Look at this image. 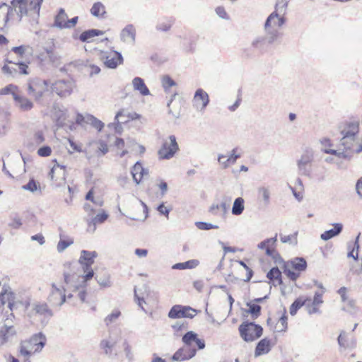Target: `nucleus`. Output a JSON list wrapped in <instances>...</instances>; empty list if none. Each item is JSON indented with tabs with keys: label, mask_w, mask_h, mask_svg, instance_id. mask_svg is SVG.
Returning <instances> with one entry per match:
<instances>
[{
	"label": "nucleus",
	"mask_w": 362,
	"mask_h": 362,
	"mask_svg": "<svg viewBox=\"0 0 362 362\" xmlns=\"http://www.w3.org/2000/svg\"><path fill=\"white\" fill-rule=\"evenodd\" d=\"M44 0H12L11 5L21 18L24 16L39 15Z\"/></svg>",
	"instance_id": "nucleus-5"
},
{
	"label": "nucleus",
	"mask_w": 362,
	"mask_h": 362,
	"mask_svg": "<svg viewBox=\"0 0 362 362\" xmlns=\"http://www.w3.org/2000/svg\"><path fill=\"white\" fill-rule=\"evenodd\" d=\"M146 292V286H144L142 288H134V296L136 300V303L138 305L144 310L145 311V309L143 306V303H146L144 301V292Z\"/></svg>",
	"instance_id": "nucleus-49"
},
{
	"label": "nucleus",
	"mask_w": 362,
	"mask_h": 362,
	"mask_svg": "<svg viewBox=\"0 0 362 362\" xmlns=\"http://www.w3.org/2000/svg\"><path fill=\"white\" fill-rule=\"evenodd\" d=\"M320 144L322 145V151L325 153H330L339 158H344L346 157V154L344 151L332 148L333 144L329 139L324 138L321 139Z\"/></svg>",
	"instance_id": "nucleus-27"
},
{
	"label": "nucleus",
	"mask_w": 362,
	"mask_h": 362,
	"mask_svg": "<svg viewBox=\"0 0 362 362\" xmlns=\"http://www.w3.org/2000/svg\"><path fill=\"white\" fill-rule=\"evenodd\" d=\"M325 291H316L314 295V298L312 302H307V311L308 314L313 315L315 313H320V307L323 303L322 296Z\"/></svg>",
	"instance_id": "nucleus-24"
},
{
	"label": "nucleus",
	"mask_w": 362,
	"mask_h": 362,
	"mask_svg": "<svg viewBox=\"0 0 362 362\" xmlns=\"http://www.w3.org/2000/svg\"><path fill=\"white\" fill-rule=\"evenodd\" d=\"M86 296L85 287L78 285L75 287L74 285L66 283L63 276V284H52L48 300L54 306H61L65 303L77 305L85 302Z\"/></svg>",
	"instance_id": "nucleus-2"
},
{
	"label": "nucleus",
	"mask_w": 362,
	"mask_h": 362,
	"mask_svg": "<svg viewBox=\"0 0 362 362\" xmlns=\"http://www.w3.org/2000/svg\"><path fill=\"white\" fill-rule=\"evenodd\" d=\"M44 141L45 138L42 133L37 132L30 138V141H28L26 146L29 151H33L35 149L36 146L40 145Z\"/></svg>",
	"instance_id": "nucleus-41"
},
{
	"label": "nucleus",
	"mask_w": 362,
	"mask_h": 362,
	"mask_svg": "<svg viewBox=\"0 0 362 362\" xmlns=\"http://www.w3.org/2000/svg\"><path fill=\"white\" fill-rule=\"evenodd\" d=\"M358 238H359V235H358L356 238V240L354 243V248L352 249L351 251H350L348 253V257H352L355 260L358 259V249H359Z\"/></svg>",
	"instance_id": "nucleus-63"
},
{
	"label": "nucleus",
	"mask_w": 362,
	"mask_h": 362,
	"mask_svg": "<svg viewBox=\"0 0 362 362\" xmlns=\"http://www.w3.org/2000/svg\"><path fill=\"white\" fill-rule=\"evenodd\" d=\"M267 43L270 44L268 41V37L258 36L252 40V46L256 49L263 50L266 47Z\"/></svg>",
	"instance_id": "nucleus-48"
},
{
	"label": "nucleus",
	"mask_w": 362,
	"mask_h": 362,
	"mask_svg": "<svg viewBox=\"0 0 362 362\" xmlns=\"http://www.w3.org/2000/svg\"><path fill=\"white\" fill-rule=\"evenodd\" d=\"M120 340V336L116 332L110 330L107 335L100 339L98 347L102 353L109 358L115 356V347Z\"/></svg>",
	"instance_id": "nucleus-7"
},
{
	"label": "nucleus",
	"mask_w": 362,
	"mask_h": 362,
	"mask_svg": "<svg viewBox=\"0 0 362 362\" xmlns=\"http://www.w3.org/2000/svg\"><path fill=\"white\" fill-rule=\"evenodd\" d=\"M272 349V342L267 338L260 340L255 349V356H259L268 354Z\"/></svg>",
	"instance_id": "nucleus-31"
},
{
	"label": "nucleus",
	"mask_w": 362,
	"mask_h": 362,
	"mask_svg": "<svg viewBox=\"0 0 362 362\" xmlns=\"http://www.w3.org/2000/svg\"><path fill=\"white\" fill-rule=\"evenodd\" d=\"M262 332V327L253 322H245L239 327L240 335L247 342L253 341L260 337Z\"/></svg>",
	"instance_id": "nucleus-9"
},
{
	"label": "nucleus",
	"mask_w": 362,
	"mask_h": 362,
	"mask_svg": "<svg viewBox=\"0 0 362 362\" xmlns=\"http://www.w3.org/2000/svg\"><path fill=\"white\" fill-rule=\"evenodd\" d=\"M22 189L24 190L29 191L30 192H35L37 190H40V185L38 182H36L35 180L31 179L30 180L28 184L22 186Z\"/></svg>",
	"instance_id": "nucleus-54"
},
{
	"label": "nucleus",
	"mask_w": 362,
	"mask_h": 362,
	"mask_svg": "<svg viewBox=\"0 0 362 362\" xmlns=\"http://www.w3.org/2000/svg\"><path fill=\"white\" fill-rule=\"evenodd\" d=\"M15 295L11 287L6 283L0 282V301L4 305L8 303V306L11 310L12 302L13 301Z\"/></svg>",
	"instance_id": "nucleus-23"
},
{
	"label": "nucleus",
	"mask_w": 362,
	"mask_h": 362,
	"mask_svg": "<svg viewBox=\"0 0 362 362\" xmlns=\"http://www.w3.org/2000/svg\"><path fill=\"white\" fill-rule=\"evenodd\" d=\"M136 30L134 25L127 24L119 33L120 40L129 45H134L136 42Z\"/></svg>",
	"instance_id": "nucleus-21"
},
{
	"label": "nucleus",
	"mask_w": 362,
	"mask_h": 362,
	"mask_svg": "<svg viewBox=\"0 0 362 362\" xmlns=\"http://www.w3.org/2000/svg\"><path fill=\"white\" fill-rule=\"evenodd\" d=\"M310 301V298H297L291 305L290 307V314L291 315H295L298 309H300L302 306L305 305L307 308V302Z\"/></svg>",
	"instance_id": "nucleus-46"
},
{
	"label": "nucleus",
	"mask_w": 362,
	"mask_h": 362,
	"mask_svg": "<svg viewBox=\"0 0 362 362\" xmlns=\"http://www.w3.org/2000/svg\"><path fill=\"white\" fill-rule=\"evenodd\" d=\"M197 338V334L192 331H189L182 337V341L186 346L189 347L195 342Z\"/></svg>",
	"instance_id": "nucleus-52"
},
{
	"label": "nucleus",
	"mask_w": 362,
	"mask_h": 362,
	"mask_svg": "<svg viewBox=\"0 0 362 362\" xmlns=\"http://www.w3.org/2000/svg\"><path fill=\"white\" fill-rule=\"evenodd\" d=\"M179 146L174 135H170L163 140L161 147L158 151L159 159L169 160L174 157L178 151Z\"/></svg>",
	"instance_id": "nucleus-13"
},
{
	"label": "nucleus",
	"mask_w": 362,
	"mask_h": 362,
	"mask_svg": "<svg viewBox=\"0 0 362 362\" xmlns=\"http://www.w3.org/2000/svg\"><path fill=\"white\" fill-rule=\"evenodd\" d=\"M50 89V80L34 78L28 83V94L36 100H40L44 93Z\"/></svg>",
	"instance_id": "nucleus-11"
},
{
	"label": "nucleus",
	"mask_w": 362,
	"mask_h": 362,
	"mask_svg": "<svg viewBox=\"0 0 362 362\" xmlns=\"http://www.w3.org/2000/svg\"><path fill=\"white\" fill-rule=\"evenodd\" d=\"M196 226L202 230H208L210 229H217L218 226L217 225L212 224L211 223L198 221L195 223Z\"/></svg>",
	"instance_id": "nucleus-61"
},
{
	"label": "nucleus",
	"mask_w": 362,
	"mask_h": 362,
	"mask_svg": "<svg viewBox=\"0 0 362 362\" xmlns=\"http://www.w3.org/2000/svg\"><path fill=\"white\" fill-rule=\"evenodd\" d=\"M245 210V200L243 197L236 198L233 204L231 213L234 216H240Z\"/></svg>",
	"instance_id": "nucleus-44"
},
{
	"label": "nucleus",
	"mask_w": 362,
	"mask_h": 362,
	"mask_svg": "<svg viewBox=\"0 0 362 362\" xmlns=\"http://www.w3.org/2000/svg\"><path fill=\"white\" fill-rule=\"evenodd\" d=\"M296 182L297 184L299 185L300 187V190L299 191H296L293 187H290V189L292 192V194L294 196V197L298 201V202H301L303 199V182L301 181L300 179H298L296 180Z\"/></svg>",
	"instance_id": "nucleus-57"
},
{
	"label": "nucleus",
	"mask_w": 362,
	"mask_h": 362,
	"mask_svg": "<svg viewBox=\"0 0 362 362\" xmlns=\"http://www.w3.org/2000/svg\"><path fill=\"white\" fill-rule=\"evenodd\" d=\"M334 228L325 231L321 234L320 238L325 241H327L337 235H338L343 229V225L340 223H335L332 224Z\"/></svg>",
	"instance_id": "nucleus-36"
},
{
	"label": "nucleus",
	"mask_w": 362,
	"mask_h": 362,
	"mask_svg": "<svg viewBox=\"0 0 362 362\" xmlns=\"http://www.w3.org/2000/svg\"><path fill=\"white\" fill-rule=\"evenodd\" d=\"M16 106L21 111L27 112L30 110L34 105L33 103L28 98L20 95L18 93L14 95L13 98Z\"/></svg>",
	"instance_id": "nucleus-29"
},
{
	"label": "nucleus",
	"mask_w": 362,
	"mask_h": 362,
	"mask_svg": "<svg viewBox=\"0 0 362 362\" xmlns=\"http://www.w3.org/2000/svg\"><path fill=\"white\" fill-rule=\"evenodd\" d=\"M339 129L341 136L340 144L345 150L357 153L362 151V133L358 120H346L339 125Z\"/></svg>",
	"instance_id": "nucleus-3"
},
{
	"label": "nucleus",
	"mask_w": 362,
	"mask_h": 362,
	"mask_svg": "<svg viewBox=\"0 0 362 362\" xmlns=\"http://www.w3.org/2000/svg\"><path fill=\"white\" fill-rule=\"evenodd\" d=\"M98 257L95 251L82 250L78 259L79 267L74 262H66L64 264L63 275L65 277L66 283L71 284L76 287L83 286L86 287L95 275L92 265L95 262V259Z\"/></svg>",
	"instance_id": "nucleus-1"
},
{
	"label": "nucleus",
	"mask_w": 362,
	"mask_h": 362,
	"mask_svg": "<svg viewBox=\"0 0 362 362\" xmlns=\"http://www.w3.org/2000/svg\"><path fill=\"white\" fill-rule=\"evenodd\" d=\"M107 218L108 214L104 210H102L92 218L91 221L94 225H96L98 223H103L107 219Z\"/></svg>",
	"instance_id": "nucleus-59"
},
{
	"label": "nucleus",
	"mask_w": 362,
	"mask_h": 362,
	"mask_svg": "<svg viewBox=\"0 0 362 362\" xmlns=\"http://www.w3.org/2000/svg\"><path fill=\"white\" fill-rule=\"evenodd\" d=\"M95 279L98 284L102 287H110L111 286L109 276H99L98 275L95 276Z\"/></svg>",
	"instance_id": "nucleus-64"
},
{
	"label": "nucleus",
	"mask_w": 362,
	"mask_h": 362,
	"mask_svg": "<svg viewBox=\"0 0 362 362\" xmlns=\"http://www.w3.org/2000/svg\"><path fill=\"white\" fill-rule=\"evenodd\" d=\"M337 341L339 346L344 348V349H354L356 344V339L354 338L349 339L347 334L344 331H342L340 333Z\"/></svg>",
	"instance_id": "nucleus-33"
},
{
	"label": "nucleus",
	"mask_w": 362,
	"mask_h": 362,
	"mask_svg": "<svg viewBox=\"0 0 362 362\" xmlns=\"http://www.w3.org/2000/svg\"><path fill=\"white\" fill-rule=\"evenodd\" d=\"M276 242V235L274 238L267 239L258 244V248L265 250L268 256H272L274 252V245Z\"/></svg>",
	"instance_id": "nucleus-35"
},
{
	"label": "nucleus",
	"mask_w": 362,
	"mask_h": 362,
	"mask_svg": "<svg viewBox=\"0 0 362 362\" xmlns=\"http://www.w3.org/2000/svg\"><path fill=\"white\" fill-rule=\"evenodd\" d=\"M18 87L13 84H8V86L0 89V95L11 94L14 98V95L17 94Z\"/></svg>",
	"instance_id": "nucleus-51"
},
{
	"label": "nucleus",
	"mask_w": 362,
	"mask_h": 362,
	"mask_svg": "<svg viewBox=\"0 0 362 362\" xmlns=\"http://www.w3.org/2000/svg\"><path fill=\"white\" fill-rule=\"evenodd\" d=\"M73 243L74 240L72 239L60 240L57 244V251L59 252H62L64 251L69 246L71 245Z\"/></svg>",
	"instance_id": "nucleus-62"
},
{
	"label": "nucleus",
	"mask_w": 362,
	"mask_h": 362,
	"mask_svg": "<svg viewBox=\"0 0 362 362\" xmlns=\"http://www.w3.org/2000/svg\"><path fill=\"white\" fill-rule=\"evenodd\" d=\"M307 268V262L302 257H296L285 264L284 274L292 281H296L300 273Z\"/></svg>",
	"instance_id": "nucleus-12"
},
{
	"label": "nucleus",
	"mask_w": 362,
	"mask_h": 362,
	"mask_svg": "<svg viewBox=\"0 0 362 362\" xmlns=\"http://www.w3.org/2000/svg\"><path fill=\"white\" fill-rule=\"evenodd\" d=\"M28 309L29 316L35 320L40 321L42 324H45L52 316V310L44 302H35L30 305Z\"/></svg>",
	"instance_id": "nucleus-8"
},
{
	"label": "nucleus",
	"mask_w": 362,
	"mask_h": 362,
	"mask_svg": "<svg viewBox=\"0 0 362 362\" xmlns=\"http://www.w3.org/2000/svg\"><path fill=\"white\" fill-rule=\"evenodd\" d=\"M46 343V337L42 333L33 336L30 340L21 344L20 353L24 356H29L40 352Z\"/></svg>",
	"instance_id": "nucleus-6"
},
{
	"label": "nucleus",
	"mask_w": 362,
	"mask_h": 362,
	"mask_svg": "<svg viewBox=\"0 0 362 362\" xmlns=\"http://www.w3.org/2000/svg\"><path fill=\"white\" fill-rule=\"evenodd\" d=\"M257 199L263 206H268L271 202V188L268 185H260L257 189Z\"/></svg>",
	"instance_id": "nucleus-25"
},
{
	"label": "nucleus",
	"mask_w": 362,
	"mask_h": 362,
	"mask_svg": "<svg viewBox=\"0 0 362 362\" xmlns=\"http://www.w3.org/2000/svg\"><path fill=\"white\" fill-rule=\"evenodd\" d=\"M289 0H276L274 7V12L286 14Z\"/></svg>",
	"instance_id": "nucleus-50"
},
{
	"label": "nucleus",
	"mask_w": 362,
	"mask_h": 362,
	"mask_svg": "<svg viewBox=\"0 0 362 362\" xmlns=\"http://www.w3.org/2000/svg\"><path fill=\"white\" fill-rule=\"evenodd\" d=\"M267 278L274 286L281 284V272L277 267H273L267 274Z\"/></svg>",
	"instance_id": "nucleus-47"
},
{
	"label": "nucleus",
	"mask_w": 362,
	"mask_h": 362,
	"mask_svg": "<svg viewBox=\"0 0 362 362\" xmlns=\"http://www.w3.org/2000/svg\"><path fill=\"white\" fill-rule=\"evenodd\" d=\"M38 59L42 66L49 64L55 67L60 64L61 61L60 56L52 49H46L39 55Z\"/></svg>",
	"instance_id": "nucleus-20"
},
{
	"label": "nucleus",
	"mask_w": 362,
	"mask_h": 362,
	"mask_svg": "<svg viewBox=\"0 0 362 362\" xmlns=\"http://www.w3.org/2000/svg\"><path fill=\"white\" fill-rule=\"evenodd\" d=\"M122 349L125 354L126 358L129 361H132L134 358V353H133L132 347L128 341L124 340L123 341Z\"/></svg>",
	"instance_id": "nucleus-56"
},
{
	"label": "nucleus",
	"mask_w": 362,
	"mask_h": 362,
	"mask_svg": "<svg viewBox=\"0 0 362 362\" xmlns=\"http://www.w3.org/2000/svg\"><path fill=\"white\" fill-rule=\"evenodd\" d=\"M6 321H8V318ZM16 334L14 327L9 322H4L0 326V345L3 346L11 341Z\"/></svg>",
	"instance_id": "nucleus-18"
},
{
	"label": "nucleus",
	"mask_w": 362,
	"mask_h": 362,
	"mask_svg": "<svg viewBox=\"0 0 362 362\" xmlns=\"http://www.w3.org/2000/svg\"><path fill=\"white\" fill-rule=\"evenodd\" d=\"M182 305H174L168 313V317L172 319L181 318Z\"/></svg>",
	"instance_id": "nucleus-60"
},
{
	"label": "nucleus",
	"mask_w": 362,
	"mask_h": 362,
	"mask_svg": "<svg viewBox=\"0 0 362 362\" xmlns=\"http://www.w3.org/2000/svg\"><path fill=\"white\" fill-rule=\"evenodd\" d=\"M279 320L274 326V330L277 332H286L288 328L286 310L283 308L278 312Z\"/></svg>",
	"instance_id": "nucleus-30"
},
{
	"label": "nucleus",
	"mask_w": 362,
	"mask_h": 362,
	"mask_svg": "<svg viewBox=\"0 0 362 362\" xmlns=\"http://www.w3.org/2000/svg\"><path fill=\"white\" fill-rule=\"evenodd\" d=\"M314 160V151L310 148L303 150L300 157L297 160L296 165L300 175L309 176L311 172V164Z\"/></svg>",
	"instance_id": "nucleus-14"
},
{
	"label": "nucleus",
	"mask_w": 362,
	"mask_h": 362,
	"mask_svg": "<svg viewBox=\"0 0 362 362\" xmlns=\"http://www.w3.org/2000/svg\"><path fill=\"white\" fill-rule=\"evenodd\" d=\"M136 117V113L128 112L125 110H121L119 111L115 117V120L118 123H126L131 119H134Z\"/></svg>",
	"instance_id": "nucleus-42"
},
{
	"label": "nucleus",
	"mask_w": 362,
	"mask_h": 362,
	"mask_svg": "<svg viewBox=\"0 0 362 362\" xmlns=\"http://www.w3.org/2000/svg\"><path fill=\"white\" fill-rule=\"evenodd\" d=\"M76 122L81 126L90 124L99 132H100L105 126L102 121L90 114H77L76 117Z\"/></svg>",
	"instance_id": "nucleus-17"
},
{
	"label": "nucleus",
	"mask_w": 362,
	"mask_h": 362,
	"mask_svg": "<svg viewBox=\"0 0 362 362\" xmlns=\"http://www.w3.org/2000/svg\"><path fill=\"white\" fill-rule=\"evenodd\" d=\"M146 173V170L143 168L141 163L139 161L134 165L131 170L133 180L136 185H139L141 182L143 177Z\"/></svg>",
	"instance_id": "nucleus-32"
},
{
	"label": "nucleus",
	"mask_w": 362,
	"mask_h": 362,
	"mask_svg": "<svg viewBox=\"0 0 362 362\" xmlns=\"http://www.w3.org/2000/svg\"><path fill=\"white\" fill-rule=\"evenodd\" d=\"M75 87V82L70 78L59 79L55 81L50 80V90L61 98L71 95Z\"/></svg>",
	"instance_id": "nucleus-10"
},
{
	"label": "nucleus",
	"mask_w": 362,
	"mask_h": 362,
	"mask_svg": "<svg viewBox=\"0 0 362 362\" xmlns=\"http://www.w3.org/2000/svg\"><path fill=\"white\" fill-rule=\"evenodd\" d=\"M16 63H13L11 61L6 60L4 65L1 68V71L7 77L15 78L18 74V71L17 69V66H16Z\"/></svg>",
	"instance_id": "nucleus-37"
},
{
	"label": "nucleus",
	"mask_w": 362,
	"mask_h": 362,
	"mask_svg": "<svg viewBox=\"0 0 362 362\" xmlns=\"http://www.w3.org/2000/svg\"><path fill=\"white\" fill-rule=\"evenodd\" d=\"M67 23L68 16L64 9L60 8L57 15L55 16L54 26L60 29L66 28Z\"/></svg>",
	"instance_id": "nucleus-39"
},
{
	"label": "nucleus",
	"mask_w": 362,
	"mask_h": 362,
	"mask_svg": "<svg viewBox=\"0 0 362 362\" xmlns=\"http://www.w3.org/2000/svg\"><path fill=\"white\" fill-rule=\"evenodd\" d=\"M103 33L102 30L90 29L83 32L79 36V40L83 42H91L95 37L102 35Z\"/></svg>",
	"instance_id": "nucleus-38"
},
{
	"label": "nucleus",
	"mask_w": 362,
	"mask_h": 362,
	"mask_svg": "<svg viewBox=\"0 0 362 362\" xmlns=\"http://www.w3.org/2000/svg\"><path fill=\"white\" fill-rule=\"evenodd\" d=\"M90 13L95 17L103 18L106 13L105 7L101 2L94 3L90 8Z\"/></svg>",
	"instance_id": "nucleus-45"
},
{
	"label": "nucleus",
	"mask_w": 362,
	"mask_h": 362,
	"mask_svg": "<svg viewBox=\"0 0 362 362\" xmlns=\"http://www.w3.org/2000/svg\"><path fill=\"white\" fill-rule=\"evenodd\" d=\"M286 22V15L273 11L264 23V30L268 35V41L271 44L276 42L281 37L279 29Z\"/></svg>",
	"instance_id": "nucleus-4"
},
{
	"label": "nucleus",
	"mask_w": 362,
	"mask_h": 362,
	"mask_svg": "<svg viewBox=\"0 0 362 362\" xmlns=\"http://www.w3.org/2000/svg\"><path fill=\"white\" fill-rule=\"evenodd\" d=\"M121 313L119 310H114L112 311L110 314L106 316V317L104 320V322L107 326L111 325L112 323H114L117 321V320L120 316Z\"/></svg>",
	"instance_id": "nucleus-53"
},
{
	"label": "nucleus",
	"mask_w": 362,
	"mask_h": 362,
	"mask_svg": "<svg viewBox=\"0 0 362 362\" xmlns=\"http://www.w3.org/2000/svg\"><path fill=\"white\" fill-rule=\"evenodd\" d=\"M11 52L21 58H24L27 55L31 56L33 54V48L30 45H21L12 47Z\"/></svg>",
	"instance_id": "nucleus-43"
},
{
	"label": "nucleus",
	"mask_w": 362,
	"mask_h": 362,
	"mask_svg": "<svg viewBox=\"0 0 362 362\" xmlns=\"http://www.w3.org/2000/svg\"><path fill=\"white\" fill-rule=\"evenodd\" d=\"M14 8L6 3H0V30L8 28V22L13 16Z\"/></svg>",
	"instance_id": "nucleus-19"
},
{
	"label": "nucleus",
	"mask_w": 362,
	"mask_h": 362,
	"mask_svg": "<svg viewBox=\"0 0 362 362\" xmlns=\"http://www.w3.org/2000/svg\"><path fill=\"white\" fill-rule=\"evenodd\" d=\"M199 265V261L198 259H190L185 262L176 263L172 266L173 269H192Z\"/></svg>",
	"instance_id": "nucleus-40"
},
{
	"label": "nucleus",
	"mask_w": 362,
	"mask_h": 362,
	"mask_svg": "<svg viewBox=\"0 0 362 362\" xmlns=\"http://www.w3.org/2000/svg\"><path fill=\"white\" fill-rule=\"evenodd\" d=\"M52 117L59 126H63L68 118L67 110L58 105H54Z\"/></svg>",
	"instance_id": "nucleus-28"
},
{
	"label": "nucleus",
	"mask_w": 362,
	"mask_h": 362,
	"mask_svg": "<svg viewBox=\"0 0 362 362\" xmlns=\"http://www.w3.org/2000/svg\"><path fill=\"white\" fill-rule=\"evenodd\" d=\"M240 157V154L238 153V149L233 148L228 155L218 154V162L221 167L223 169L229 168L235 163L238 158Z\"/></svg>",
	"instance_id": "nucleus-22"
},
{
	"label": "nucleus",
	"mask_w": 362,
	"mask_h": 362,
	"mask_svg": "<svg viewBox=\"0 0 362 362\" xmlns=\"http://www.w3.org/2000/svg\"><path fill=\"white\" fill-rule=\"evenodd\" d=\"M132 86L134 90L138 91L141 95H150V90L146 86L144 81L140 77H135L132 80Z\"/></svg>",
	"instance_id": "nucleus-34"
},
{
	"label": "nucleus",
	"mask_w": 362,
	"mask_h": 362,
	"mask_svg": "<svg viewBox=\"0 0 362 362\" xmlns=\"http://www.w3.org/2000/svg\"><path fill=\"white\" fill-rule=\"evenodd\" d=\"M209 103V96L202 88H198L192 98L193 107L199 111L203 112Z\"/></svg>",
	"instance_id": "nucleus-16"
},
{
	"label": "nucleus",
	"mask_w": 362,
	"mask_h": 362,
	"mask_svg": "<svg viewBox=\"0 0 362 362\" xmlns=\"http://www.w3.org/2000/svg\"><path fill=\"white\" fill-rule=\"evenodd\" d=\"M196 354V349L190 347H184L178 349L173 356V360L182 361L189 360Z\"/></svg>",
	"instance_id": "nucleus-26"
},
{
	"label": "nucleus",
	"mask_w": 362,
	"mask_h": 362,
	"mask_svg": "<svg viewBox=\"0 0 362 362\" xmlns=\"http://www.w3.org/2000/svg\"><path fill=\"white\" fill-rule=\"evenodd\" d=\"M197 313V310L189 307V306H182L181 309V318L182 317H188L193 318Z\"/></svg>",
	"instance_id": "nucleus-55"
},
{
	"label": "nucleus",
	"mask_w": 362,
	"mask_h": 362,
	"mask_svg": "<svg viewBox=\"0 0 362 362\" xmlns=\"http://www.w3.org/2000/svg\"><path fill=\"white\" fill-rule=\"evenodd\" d=\"M99 58L108 69H116L123 63L122 55L115 50L100 51Z\"/></svg>",
	"instance_id": "nucleus-15"
},
{
	"label": "nucleus",
	"mask_w": 362,
	"mask_h": 362,
	"mask_svg": "<svg viewBox=\"0 0 362 362\" xmlns=\"http://www.w3.org/2000/svg\"><path fill=\"white\" fill-rule=\"evenodd\" d=\"M161 83L163 89L166 92L168 91L170 88L176 86V83L168 75L162 77Z\"/></svg>",
	"instance_id": "nucleus-58"
}]
</instances>
